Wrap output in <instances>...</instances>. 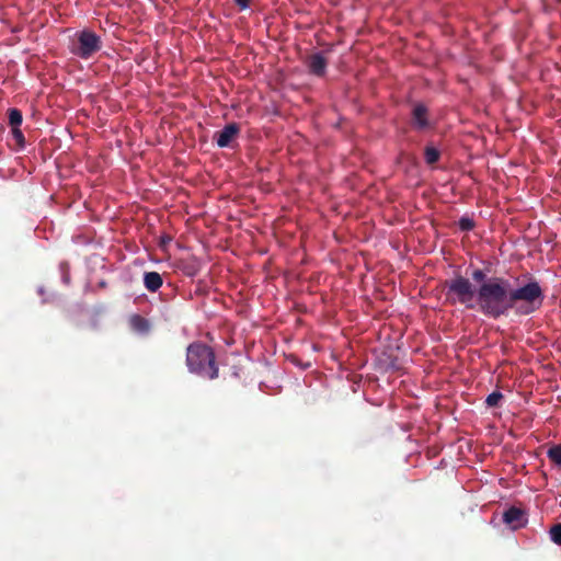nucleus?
Segmentation results:
<instances>
[{"label":"nucleus","instance_id":"4468645a","mask_svg":"<svg viewBox=\"0 0 561 561\" xmlns=\"http://www.w3.org/2000/svg\"><path fill=\"white\" fill-rule=\"evenodd\" d=\"M549 535L553 543L561 546V523L554 524L550 528Z\"/></svg>","mask_w":561,"mask_h":561},{"label":"nucleus","instance_id":"2eb2a0df","mask_svg":"<svg viewBox=\"0 0 561 561\" xmlns=\"http://www.w3.org/2000/svg\"><path fill=\"white\" fill-rule=\"evenodd\" d=\"M503 399V394L499 391H493L492 393H490L486 399H485V403L488 407H497L500 401Z\"/></svg>","mask_w":561,"mask_h":561},{"label":"nucleus","instance_id":"1a4fd4ad","mask_svg":"<svg viewBox=\"0 0 561 561\" xmlns=\"http://www.w3.org/2000/svg\"><path fill=\"white\" fill-rule=\"evenodd\" d=\"M163 279L158 272H146L144 275V285L151 291H157L162 286Z\"/></svg>","mask_w":561,"mask_h":561},{"label":"nucleus","instance_id":"9d476101","mask_svg":"<svg viewBox=\"0 0 561 561\" xmlns=\"http://www.w3.org/2000/svg\"><path fill=\"white\" fill-rule=\"evenodd\" d=\"M133 328L138 332H148L150 329L149 321L139 314H135L130 319Z\"/></svg>","mask_w":561,"mask_h":561},{"label":"nucleus","instance_id":"6ab92c4d","mask_svg":"<svg viewBox=\"0 0 561 561\" xmlns=\"http://www.w3.org/2000/svg\"><path fill=\"white\" fill-rule=\"evenodd\" d=\"M234 2L241 10H244L249 7L250 0H234Z\"/></svg>","mask_w":561,"mask_h":561},{"label":"nucleus","instance_id":"6e6552de","mask_svg":"<svg viewBox=\"0 0 561 561\" xmlns=\"http://www.w3.org/2000/svg\"><path fill=\"white\" fill-rule=\"evenodd\" d=\"M412 124L417 130H423L430 127L428 110L424 104H416L413 107Z\"/></svg>","mask_w":561,"mask_h":561},{"label":"nucleus","instance_id":"9b49d317","mask_svg":"<svg viewBox=\"0 0 561 561\" xmlns=\"http://www.w3.org/2000/svg\"><path fill=\"white\" fill-rule=\"evenodd\" d=\"M8 118H9V124H10L11 128L20 127L23 122L22 112L14 107L9 108Z\"/></svg>","mask_w":561,"mask_h":561},{"label":"nucleus","instance_id":"f8f14e48","mask_svg":"<svg viewBox=\"0 0 561 561\" xmlns=\"http://www.w3.org/2000/svg\"><path fill=\"white\" fill-rule=\"evenodd\" d=\"M440 152L433 146H426L424 150V158L427 164H434L439 160Z\"/></svg>","mask_w":561,"mask_h":561},{"label":"nucleus","instance_id":"a211bd4d","mask_svg":"<svg viewBox=\"0 0 561 561\" xmlns=\"http://www.w3.org/2000/svg\"><path fill=\"white\" fill-rule=\"evenodd\" d=\"M471 276H472V279H473L474 282H477V283H481V284H482L483 282H486V280H488V279H485V278H486V275H485V273H484L482 270H474V271L472 272V275H471Z\"/></svg>","mask_w":561,"mask_h":561},{"label":"nucleus","instance_id":"0eeeda50","mask_svg":"<svg viewBox=\"0 0 561 561\" xmlns=\"http://www.w3.org/2000/svg\"><path fill=\"white\" fill-rule=\"evenodd\" d=\"M503 522L513 529L525 526L527 519L525 512L516 506H512L503 513Z\"/></svg>","mask_w":561,"mask_h":561},{"label":"nucleus","instance_id":"f257e3e1","mask_svg":"<svg viewBox=\"0 0 561 561\" xmlns=\"http://www.w3.org/2000/svg\"><path fill=\"white\" fill-rule=\"evenodd\" d=\"M543 291L537 282L512 288L508 279L491 277L478 288V307L486 317L499 319L511 310L527 316L538 310L543 302Z\"/></svg>","mask_w":561,"mask_h":561},{"label":"nucleus","instance_id":"7ed1b4c3","mask_svg":"<svg viewBox=\"0 0 561 561\" xmlns=\"http://www.w3.org/2000/svg\"><path fill=\"white\" fill-rule=\"evenodd\" d=\"M446 301L455 306L460 304L467 309H474L478 305V289L469 278L458 275L444 283Z\"/></svg>","mask_w":561,"mask_h":561},{"label":"nucleus","instance_id":"20e7f679","mask_svg":"<svg viewBox=\"0 0 561 561\" xmlns=\"http://www.w3.org/2000/svg\"><path fill=\"white\" fill-rule=\"evenodd\" d=\"M101 49V37L88 28L77 32L70 45L71 54L81 59H89Z\"/></svg>","mask_w":561,"mask_h":561},{"label":"nucleus","instance_id":"ddd939ff","mask_svg":"<svg viewBox=\"0 0 561 561\" xmlns=\"http://www.w3.org/2000/svg\"><path fill=\"white\" fill-rule=\"evenodd\" d=\"M548 458L558 466H561V444L550 447L547 451Z\"/></svg>","mask_w":561,"mask_h":561},{"label":"nucleus","instance_id":"f03ea898","mask_svg":"<svg viewBox=\"0 0 561 561\" xmlns=\"http://www.w3.org/2000/svg\"><path fill=\"white\" fill-rule=\"evenodd\" d=\"M186 366L190 373L210 380L219 377L214 350L203 342H193L186 348Z\"/></svg>","mask_w":561,"mask_h":561},{"label":"nucleus","instance_id":"f3484780","mask_svg":"<svg viewBox=\"0 0 561 561\" xmlns=\"http://www.w3.org/2000/svg\"><path fill=\"white\" fill-rule=\"evenodd\" d=\"M458 226L461 231H470L474 228L476 224L473 219L469 217H461L458 221Z\"/></svg>","mask_w":561,"mask_h":561},{"label":"nucleus","instance_id":"dca6fc26","mask_svg":"<svg viewBox=\"0 0 561 561\" xmlns=\"http://www.w3.org/2000/svg\"><path fill=\"white\" fill-rule=\"evenodd\" d=\"M11 134H12V137L15 140L16 145L19 147L23 148L25 146V138H24V135H23L22 130L20 129V127L11 128Z\"/></svg>","mask_w":561,"mask_h":561},{"label":"nucleus","instance_id":"39448f33","mask_svg":"<svg viewBox=\"0 0 561 561\" xmlns=\"http://www.w3.org/2000/svg\"><path fill=\"white\" fill-rule=\"evenodd\" d=\"M328 59L323 56L322 53H316L308 56L305 60V65L309 71V73L322 78L327 72Z\"/></svg>","mask_w":561,"mask_h":561},{"label":"nucleus","instance_id":"423d86ee","mask_svg":"<svg viewBox=\"0 0 561 561\" xmlns=\"http://www.w3.org/2000/svg\"><path fill=\"white\" fill-rule=\"evenodd\" d=\"M240 127L237 123L226 125L221 130L216 131L214 140L220 148L229 147L231 141L239 135Z\"/></svg>","mask_w":561,"mask_h":561}]
</instances>
